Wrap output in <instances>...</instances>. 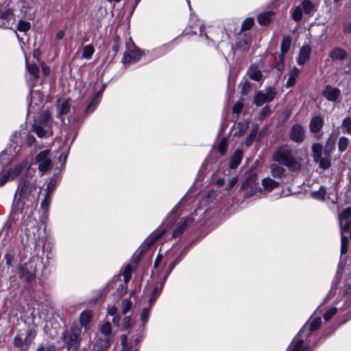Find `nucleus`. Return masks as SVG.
<instances>
[{
    "label": "nucleus",
    "instance_id": "obj_25",
    "mask_svg": "<svg viewBox=\"0 0 351 351\" xmlns=\"http://www.w3.org/2000/svg\"><path fill=\"white\" fill-rule=\"evenodd\" d=\"M271 170L272 176L274 178H280L285 172V169L278 165H273L271 166Z\"/></svg>",
    "mask_w": 351,
    "mask_h": 351
},
{
    "label": "nucleus",
    "instance_id": "obj_62",
    "mask_svg": "<svg viewBox=\"0 0 351 351\" xmlns=\"http://www.w3.org/2000/svg\"><path fill=\"white\" fill-rule=\"evenodd\" d=\"M54 187L55 183L53 181L51 180L47 184L46 194L50 195Z\"/></svg>",
    "mask_w": 351,
    "mask_h": 351
},
{
    "label": "nucleus",
    "instance_id": "obj_44",
    "mask_svg": "<svg viewBox=\"0 0 351 351\" xmlns=\"http://www.w3.org/2000/svg\"><path fill=\"white\" fill-rule=\"evenodd\" d=\"M322 324V320L320 318L317 317L313 320L310 325V330L314 331L318 329Z\"/></svg>",
    "mask_w": 351,
    "mask_h": 351
},
{
    "label": "nucleus",
    "instance_id": "obj_46",
    "mask_svg": "<svg viewBox=\"0 0 351 351\" xmlns=\"http://www.w3.org/2000/svg\"><path fill=\"white\" fill-rule=\"evenodd\" d=\"M276 95V91L274 88L271 87H269L267 93L265 94V96L266 97V99H267L268 102L271 101L274 97Z\"/></svg>",
    "mask_w": 351,
    "mask_h": 351
},
{
    "label": "nucleus",
    "instance_id": "obj_26",
    "mask_svg": "<svg viewBox=\"0 0 351 351\" xmlns=\"http://www.w3.org/2000/svg\"><path fill=\"white\" fill-rule=\"evenodd\" d=\"M335 139L332 137L328 138L324 149V156H330V153L335 145Z\"/></svg>",
    "mask_w": 351,
    "mask_h": 351
},
{
    "label": "nucleus",
    "instance_id": "obj_1",
    "mask_svg": "<svg viewBox=\"0 0 351 351\" xmlns=\"http://www.w3.org/2000/svg\"><path fill=\"white\" fill-rule=\"evenodd\" d=\"M17 194L18 201L21 203L23 207L34 208L36 206L40 191H37L34 180H23L19 184Z\"/></svg>",
    "mask_w": 351,
    "mask_h": 351
},
{
    "label": "nucleus",
    "instance_id": "obj_15",
    "mask_svg": "<svg viewBox=\"0 0 351 351\" xmlns=\"http://www.w3.org/2000/svg\"><path fill=\"white\" fill-rule=\"evenodd\" d=\"M245 181L243 182L241 189H244L248 186H252V184H254L256 180L257 175L256 173L250 170L249 171H247L245 173Z\"/></svg>",
    "mask_w": 351,
    "mask_h": 351
},
{
    "label": "nucleus",
    "instance_id": "obj_31",
    "mask_svg": "<svg viewBox=\"0 0 351 351\" xmlns=\"http://www.w3.org/2000/svg\"><path fill=\"white\" fill-rule=\"evenodd\" d=\"M351 217V208L348 207L344 209L339 216V223L341 224L343 221L350 220Z\"/></svg>",
    "mask_w": 351,
    "mask_h": 351
},
{
    "label": "nucleus",
    "instance_id": "obj_27",
    "mask_svg": "<svg viewBox=\"0 0 351 351\" xmlns=\"http://www.w3.org/2000/svg\"><path fill=\"white\" fill-rule=\"evenodd\" d=\"M298 74H299V70L296 67H294L293 69V70L291 71L290 75L289 77V79L287 80V87L293 86L295 84V77L298 76Z\"/></svg>",
    "mask_w": 351,
    "mask_h": 351
},
{
    "label": "nucleus",
    "instance_id": "obj_41",
    "mask_svg": "<svg viewBox=\"0 0 351 351\" xmlns=\"http://www.w3.org/2000/svg\"><path fill=\"white\" fill-rule=\"evenodd\" d=\"M132 270V269L131 265H128L125 267V270H124V271L123 273V275L124 276V281H125V283H128L129 282V280H130V278H131Z\"/></svg>",
    "mask_w": 351,
    "mask_h": 351
},
{
    "label": "nucleus",
    "instance_id": "obj_30",
    "mask_svg": "<svg viewBox=\"0 0 351 351\" xmlns=\"http://www.w3.org/2000/svg\"><path fill=\"white\" fill-rule=\"evenodd\" d=\"M326 194V191L324 187H320L317 191L311 192V197L317 199L324 200L325 199V195Z\"/></svg>",
    "mask_w": 351,
    "mask_h": 351
},
{
    "label": "nucleus",
    "instance_id": "obj_49",
    "mask_svg": "<svg viewBox=\"0 0 351 351\" xmlns=\"http://www.w3.org/2000/svg\"><path fill=\"white\" fill-rule=\"evenodd\" d=\"M251 88V84L248 81H245L241 87V94L243 95H246L248 94Z\"/></svg>",
    "mask_w": 351,
    "mask_h": 351
},
{
    "label": "nucleus",
    "instance_id": "obj_52",
    "mask_svg": "<svg viewBox=\"0 0 351 351\" xmlns=\"http://www.w3.org/2000/svg\"><path fill=\"white\" fill-rule=\"evenodd\" d=\"M257 134L254 133V131H250V134L247 136L245 140V145L247 146L251 145L252 142L254 141Z\"/></svg>",
    "mask_w": 351,
    "mask_h": 351
},
{
    "label": "nucleus",
    "instance_id": "obj_21",
    "mask_svg": "<svg viewBox=\"0 0 351 351\" xmlns=\"http://www.w3.org/2000/svg\"><path fill=\"white\" fill-rule=\"evenodd\" d=\"M110 346V342L109 339H99L97 340L96 343L95 345V349L97 351H101L107 349Z\"/></svg>",
    "mask_w": 351,
    "mask_h": 351
},
{
    "label": "nucleus",
    "instance_id": "obj_22",
    "mask_svg": "<svg viewBox=\"0 0 351 351\" xmlns=\"http://www.w3.org/2000/svg\"><path fill=\"white\" fill-rule=\"evenodd\" d=\"M249 123H250V121L249 120H245V121L243 122H238L237 125V128H238V131H237L234 136H241L244 134V133L246 132V130H247L248 127H249Z\"/></svg>",
    "mask_w": 351,
    "mask_h": 351
},
{
    "label": "nucleus",
    "instance_id": "obj_38",
    "mask_svg": "<svg viewBox=\"0 0 351 351\" xmlns=\"http://www.w3.org/2000/svg\"><path fill=\"white\" fill-rule=\"evenodd\" d=\"M94 52L93 45H86L83 49L82 58H88Z\"/></svg>",
    "mask_w": 351,
    "mask_h": 351
},
{
    "label": "nucleus",
    "instance_id": "obj_45",
    "mask_svg": "<svg viewBox=\"0 0 351 351\" xmlns=\"http://www.w3.org/2000/svg\"><path fill=\"white\" fill-rule=\"evenodd\" d=\"M337 313V308H331L328 310L324 315V319L325 321L330 320Z\"/></svg>",
    "mask_w": 351,
    "mask_h": 351
},
{
    "label": "nucleus",
    "instance_id": "obj_24",
    "mask_svg": "<svg viewBox=\"0 0 351 351\" xmlns=\"http://www.w3.org/2000/svg\"><path fill=\"white\" fill-rule=\"evenodd\" d=\"M330 156H324V157H320L319 160H317V162L319 163V166L321 169H328L331 164L330 160Z\"/></svg>",
    "mask_w": 351,
    "mask_h": 351
},
{
    "label": "nucleus",
    "instance_id": "obj_7",
    "mask_svg": "<svg viewBox=\"0 0 351 351\" xmlns=\"http://www.w3.org/2000/svg\"><path fill=\"white\" fill-rule=\"evenodd\" d=\"M324 126V119L320 116L313 117L310 121L309 130L315 134V138L319 140L322 135L318 134Z\"/></svg>",
    "mask_w": 351,
    "mask_h": 351
},
{
    "label": "nucleus",
    "instance_id": "obj_61",
    "mask_svg": "<svg viewBox=\"0 0 351 351\" xmlns=\"http://www.w3.org/2000/svg\"><path fill=\"white\" fill-rule=\"evenodd\" d=\"M100 94H101L100 91L97 92L95 94V97L92 99L90 103L87 106L86 110H88L91 106H93L97 103V101H96L97 98L100 96Z\"/></svg>",
    "mask_w": 351,
    "mask_h": 351
},
{
    "label": "nucleus",
    "instance_id": "obj_20",
    "mask_svg": "<svg viewBox=\"0 0 351 351\" xmlns=\"http://www.w3.org/2000/svg\"><path fill=\"white\" fill-rule=\"evenodd\" d=\"M247 74L249 77L254 80L259 81L262 77V73L260 70H258L256 66L252 65L248 71Z\"/></svg>",
    "mask_w": 351,
    "mask_h": 351
},
{
    "label": "nucleus",
    "instance_id": "obj_54",
    "mask_svg": "<svg viewBox=\"0 0 351 351\" xmlns=\"http://www.w3.org/2000/svg\"><path fill=\"white\" fill-rule=\"evenodd\" d=\"M243 104L242 102L239 101L236 103L232 108V112L235 114H239L243 109Z\"/></svg>",
    "mask_w": 351,
    "mask_h": 351
},
{
    "label": "nucleus",
    "instance_id": "obj_58",
    "mask_svg": "<svg viewBox=\"0 0 351 351\" xmlns=\"http://www.w3.org/2000/svg\"><path fill=\"white\" fill-rule=\"evenodd\" d=\"M237 181V177H234L232 180H230L227 186H226V190L230 191L236 184Z\"/></svg>",
    "mask_w": 351,
    "mask_h": 351
},
{
    "label": "nucleus",
    "instance_id": "obj_9",
    "mask_svg": "<svg viewBox=\"0 0 351 351\" xmlns=\"http://www.w3.org/2000/svg\"><path fill=\"white\" fill-rule=\"evenodd\" d=\"M305 138V130L302 125L294 124L290 131V138L298 143H302Z\"/></svg>",
    "mask_w": 351,
    "mask_h": 351
},
{
    "label": "nucleus",
    "instance_id": "obj_57",
    "mask_svg": "<svg viewBox=\"0 0 351 351\" xmlns=\"http://www.w3.org/2000/svg\"><path fill=\"white\" fill-rule=\"evenodd\" d=\"M341 228L343 231L348 232L350 226H351V221L350 220H346L345 221V223L343 224V222H341V224H340Z\"/></svg>",
    "mask_w": 351,
    "mask_h": 351
},
{
    "label": "nucleus",
    "instance_id": "obj_17",
    "mask_svg": "<svg viewBox=\"0 0 351 351\" xmlns=\"http://www.w3.org/2000/svg\"><path fill=\"white\" fill-rule=\"evenodd\" d=\"M312 152H313V158L315 162H317V160L320 157H322L323 147L319 143H315L312 145Z\"/></svg>",
    "mask_w": 351,
    "mask_h": 351
},
{
    "label": "nucleus",
    "instance_id": "obj_33",
    "mask_svg": "<svg viewBox=\"0 0 351 351\" xmlns=\"http://www.w3.org/2000/svg\"><path fill=\"white\" fill-rule=\"evenodd\" d=\"M27 69L34 79L38 77L39 69L36 64H27Z\"/></svg>",
    "mask_w": 351,
    "mask_h": 351
},
{
    "label": "nucleus",
    "instance_id": "obj_5",
    "mask_svg": "<svg viewBox=\"0 0 351 351\" xmlns=\"http://www.w3.org/2000/svg\"><path fill=\"white\" fill-rule=\"evenodd\" d=\"M27 165V160H24L19 163L16 164L14 166L11 167L9 169L3 173L0 180V186L4 185L8 180H12L16 178L21 170L24 169Z\"/></svg>",
    "mask_w": 351,
    "mask_h": 351
},
{
    "label": "nucleus",
    "instance_id": "obj_35",
    "mask_svg": "<svg viewBox=\"0 0 351 351\" xmlns=\"http://www.w3.org/2000/svg\"><path fill=\"white\" fill-rule=\"evenodd\" d=\"M31 25L29 22L20 20L18 23L17 29L22 32H26L30 29Z\"/></svg>",
    "mask_w": 351,
    "mask_h": 351
},
{
    "label": "nucleus",
    "instance_id": "obj_6",
    "mask_svg": "<svg viewBox=\"0 0 351 351\" xmlns=\"http://www.w3.org/2000/svg\"><path fill=\"white\" fill-rule=\"evenodd\" d=\"M50 151L43 150L38 153L36 157V161L38 164L39 171L44 173L51 167V160L50 158Z\"/></svg>",
    "mask_w": 351,
    "mask_h": 351
},
{
    "label": "nucleus",
    "instance_id": "obj_56",
    "mask_svg": "<svg viewBox=\"0 0 351 351\" xmlns=\"http://www.w3.org/2000/svg\"><path fill=\"white\" fill-rule=\"evenodd\" d=\"M149 317V308H145L143 310L141 315V318L143 324L146 323Z\"/></svg>",
    "mask_w": 351,
    "mask_h": 351
},
{
    "label": "nucleus",
    "instance_id": "obj_63",
    "mask_svg": "<svg viewBox=\"0 0 351 351\" xmlns=\"http://www.w3.org/2000/svg\"><path fill=\"white\" fill-rule=\"evenodd\" d=\"M35 141H36V139L33 135H32V134L27 135V143L29 146H32L34 143Z\"/></svg>",
    "mask_w": 351,
    "mask_h": 351
},
{
    "label": "nucleus",
    "instance_id": "obj_43",
    "mask_svg": "<svg viewBox=\"0 0 351 351\" xmlns=\"http://www.w3.org/2000/svg\"><path fill=\"white\" fill-rule=\"evenodd\" d=\"M122 306H123V308H122V313L123 314H126L129 310L130 309L131 306H132V302L128 299H124L123 301H122Z\"/></svg>",
    "mask_w": 351,
    "mask_h": 351
},
{
    "label": "nucleus",
    "instance_id": "obj_23",
    "mask_svg": "<svg viewBox=\"0 0 351 351\" xmlns=\"http://www.w3.org/2000/svg\"><path fill=\"white\" fill-rule=\"evenodd\" d=\"M262 184L265 189L267 191H271L279 185L278 182L269 178L263 179Z\"/></svg>",
    "mask_w": 351,
    "mask_h": 351
},
{
    "label": "nucleus",
    "instance_id": "obj_12",
    "mask_svg": "<svg viewBox=\"0 0 351 351\" xmlns=\"http://www.w3.org/2000/svg\"><path fill=\"white\" fill-rule=\"evenodd\" d=\"M66 110V99L59 98L56 101V117L60 119L62 122L64 120V113Z\"/></svg>",
    "mask_w": 351,
    "mask_h": 351
},
{
    "label": "nucleus",
    "instance_id": "obj_42",
    "mask_svg": "<svg viewBox=\"0 0 351 351\" xmlns=\"http://www.w3.org/2000/svg\"><path fill=\"white\" fill-rule=\"evenodd\" d=\"M348 245V237L342 235L341 236V252L342 254H344L347 252Z\"/></svg>",
    "mask_w": 351,
    "mask_h": 351
},
{
    "label": "nucleus",
    "instance_id": "obj_50",
    "mask_svg": "<svg viewBox=\"0 0 351 351\" xmlns=\"http://www.w3.org/2000/svg\"><path fill=\"white\" fill-rule=\"evenodd\" d=\"M50 195L45 194V199L41 202V208L43 210L47 211L49 208Z\"/></svg>",
    "mask_w": 351,
    "mask_h": 351
},
{
    "label": "nucleus",
    "instance_id": "obj_16",
    "mask_svg": "<svg viewBox=\"0 0 351 351\" xmlns=\"http://www.w3.org/2000/svg\"><path fill=\"white\" fill-rule=\"evenodd\" d=\"M243 156V151L241 149H237L230 158V168L232 169H236L239 165Z\"/></svg>",
    "mask_w": 351,
    "mask_h": 351
},
{
    "label": "nucleus",
    "instance_id": "obj_10",
    "mask_svg": "<svg viewBox=\"0 0 351 351\" xmlns=\"http://www.w3.org/2000/svg\"><path fill=\"white\" fill-rule=\"evenodd\" d=\"M14 21V13L12 10L8 9L0 14V27L10 28Z\"/></svg>",
    "mask_w": 351,
    "mask_h": 351
},
{
    "label": "nucleus",
    "instance_id": "obj_36",
    "mask_svg": "<svg viewBox=\"0 0 351 351\" xmlns=\"http://www.w3.org/2000/svg\"><path fill=\"white\" fill-rule=\"evenodd\" d=\"M21 276L27 281H30L34 278V274L31 271H29L26 267H22L21 269Z\"/></svg>",
    "mask_w": 351,
    "mask_h": 351
},
{
    "label": "nucleus",
    "instance_id": "obj_60",
    "mask_svg": "<svg viewBox=\"0 0 351 351\" xmlns=\"http://www.w3.org/2000/svg\"><path fill=\"white\" fill-rule=\"evenodd\" d=\"M158 294V287H156L152 293V296L149 300V303L152 304L156 298L157 295Z\"/></svg>",
    "mask_w": 351,
    "mask_h": 351
},
{
    "label": "nucleus",
    "instance_id": "obj_3",
    "mask_svg": "<svg viewBox=\"0 0 351 351\" xmlns=\"http://www.w3.org/2000/svg\"><path fill=\"white\" fill-rule=\"evenodd\" d=\"M297 152L287 145L280 147L274 154L273 160L286 166L291 171L301 169V162L295 158Z\"/></svg>",
    "mask_w": 351,
    "mask_h": 351
},
{
    "label": "nucleus",
    "instance_id": "obj_19",
    "mask_svg": "<svg viewBox=\"0 0 351 351\" xmlns=\"http://www.w3.org/2000/svg\"><path fill=\"white\" fill-rule=\"evenodd\" d=\"M192 221L191 219H186L183 221V222L180 224L173 232V237L176 238L180 236L185 230L186 227L188 226L189 222Z\"/></svg>",
    "mask_w": 351,
    "mask_h": 351
},
{
    "label": "nucleus",
    "instance_id": "obj_11",
    "mask_svg": "<svg viewBox=\"0 0 351 351\" xmlns=\"http://www.w3.org/2000/svg\"><path fill=\"white\" fill-rule=\"evenodd\" d=\"M322 95L328 100L335 101L339 98L340 95V90L337 88H332L330 86H327L325 90L322 92Z\"/></svg>",
    "mask_w": 351,
    "mask_h": 351
},
{
    "label": "nucleus",
    "instance_id": "obj_2",
    "mask_svg": "<svg viewBox=\"0 0 351 351\" xmlns=\"http://www.w3.org/2000/svg\"><path fill=\"white\" fill-rule=\"evenodd\" d=\"M92 319V313L89 311H83L80 317V322H75L71 327V335L67 342V351H77L81 341L80 335L82 327L86 329L87 325Z\"/></svg>",
    "mask_w": 351,
    "mask_h": 351
},
{
    "label": "nucleus",
    "instance_id": "obj_13",
    "mask_svg": "<svg viewBox=\"0 0 351 351\" xmlns=\"http://www.w3.org/2000/svg\"><path fill=\"white\" fill-rule=\"evenodd\" d=\"M311 49L309 45H303L300 51L298 63L300 65L304 64L309 58Z\"/></svg>",
    "mask_w": 351,
    "mask_h": 351
},
{
    "label": "nucleus",
    "instance_id": "obj_37",
    "mask_svg": "<svg viewBox=\"0 0 351 351\" xmlns=\"http://www.w3.org/2000/svg\"><path fill=\"white\" fill-rule=\"evenodd\" d=\"M292 17L296 21H298L302 19V10L300 6H297L293 9L292 12Z\"/></svg>",
    "mask_w": 351,
    "mask_h": 351
},
{
    "label": "nucleus",
    "instance_id": "obj_34",
    "mask_svg": "<svg viewBox=\"0 0 351 351\" xmlns=\"http://www.w3.org/2000/svg\"><path fill=\"white\" fill-rule=\"evenodd\" d=\"M254 25V19L251 17L245 19L241 25V30L246 31L250 29Z\"/></svg>",
    "mask_w": 351,
    "mask_h": 351
},
{
    "label": "nucleus",
    "instance_id": "obj_53",
    "mask_svg": "<svg viewBox=\"0 0 351 351\" xmlns=\"http://www.w3.org/2000/svg\"><path fill=\"white\" fill-rule=\"evenodd\" d=\"M270 113V108L268 106H265L259 113L260 119H265Z\"/></svg>",
    "mask_w": 351,
    "mask_h": 351
},
{
    "label": "nucleus",
    "instance_id": "obj_47",
    "mask_svg": "<svg viewBox=\"0 0 351 351\" xmlns=\"http://www.w3.org/2000/svg\"><path fill=\"white\" fill-rule=\"evenodd\" d=\"M342 127H343L348 134H351V118H346L342 123Z\"/></svg>",
    "mask_w": 351,
    "mask_h": 351
},
{
    "label": "nucleus",
    "instance_id": "obj_28",
    "mask_svg": "<svg viewBox=\"0 0 351 351\" xmlns=\"http://www.w3.org/2000/svg\"><path fill=\"white\" fill-rule=\"evenodd\" d=\"M265 102H268V101L266 99V97L265 96V93H262L261 91H258L256 93V97L254 98V103L257 106H262Z\"/></svg>",
    "mask_w": 351,
    "mask_h": 351
},
{
    "label": "nucleus",
    "instance_id": "obj_8",
    "mask_svg": "<svg viewBox=\"0 0 351 351\" xmlns=\"http://www.w3.org/2000/svg\"><path fill=\"white\" fill-rule=\"evenodd\" d=\"M141 54V50L136 45H127V49L124 53V62L130 63L133 60H138Z\"/></svg>",
    "mask_w": 351,
    "mask_h": 351
},
{
    "label": "nucleus",
    "instance_id": "obj_18",
    "mask_svg": "<svg viewBox=\"0 0 351 351\" xmlns=\"http://www.w3.org/2000/svg\"><path fill=\"white\" fill-rule=\"evenodd\" d=\"M273 15H274V13L271 11L261 14L258 16V21L259 24L261 25H268L271 22V17L273 16Z\"/></svg>",
    "mask_w": 351,
    "mask_h": 351
},
{
    "label": "nucleus",
    "instance_id": "obj_64",
    "mask_svg": "<svg viewBox=\"0 0 351 351\" xmlns=\"http://www.w3.org/2000/svg\"><path fill=\"white\" fill-rule=\"evenodd\" d=\"M343 31L347 33L351 32V21L345 23L343 27Z\"/></svg>",
    "mask_w": 351,
    "mask_h": 351
},
{
    "label": "nucleus",
    "instance_id": "obj_4",
    "mask_svg": "<svg viewBox=\"0 0 351 351\" xmlns=\"http://www.w3.org/2000/svg\"><path fill=\"white\" fill-rule=\"evenodd\" d=\"M36 336V332L34 329H28L24 339L20 334L14 338V346L20 348V351H27Z\"/></svg>",
    "mask_w": 351,
    "mask_h": 351
},
{
    "label": "nucleus",
    "instance_id": "obj_32",
    "mask_svg": "<svg viewBox=\"0 0 351 351\" xmlns=\"http://www.w3.org/2000/svg\"><path fill=\"white\" fill-rule=\"evenodd\" d=\"M349 144V140L348 138L341 136L338 142V148L340 152H344L346 150Z\"/></svg>",
    "mask_w": 351,
    "mask_h": 351
},
{
    "label": "nucleus",
    "instance_id": "obj_29",
    "mask_svg": "<svg viewBox=\"0 0 351 351\" xmlns=\"http://www.w3.org/2000/svg\"><path fill=\"white\" fill-rule=\"evenodd\" d=\"M33 131L40 138L46 137L49 135L47 130H45L43 127L37 124L33 126Z\"/></svg>",
    "mask_w": 351,
    "mask_h": 351
},
{
    "label": "nucleus",
    "instance_id": "obj_48",
    "mask_svg": "<svg viewBox=\"0 0 351 351\" xmlns=\"http://www.w3.org/2000/svg\"><path fill=\"white\" fill-rule=\"evenodd\" d=\"M227 148L226 138H223L219 144V152L221 154L223 155L226 153Z\"/></svg>",
    "mask_w": 351,
    "mask_h": 351
},
{
    "label": "nucleus",
    "instance_id": "obj_40",
    "mask_svg": "<svg viewBox=\"0 0 351 351\" xmlns=\"http://www.w3.org/2000/svg\"><path fill=\"white\" fill-rule=\"evenodd\" d=\"M302 8L305 13H310L314 8L313 3L308 0H304L302 2Z\"/></svg>",
    "mask_w": 351,
    "mask_h": 351
},
{
    "label": "nucleus",
    "instance_id": "obj_14",
    "mask_svg": "<svg viewBox=\"0 0 351 351\" xmlns=\"http://www.w3.org/2000/svg\"><path fill=\"white\" fill-rule=\"evenodd\" d=\"M347 53L346 51L339 47H336L333 49L330 53V57L333 60H343L346 58Z\"/></svg>",
    "mask_w": 351,
    "mask_h": 351
},
{
    "label": "nucleus",
    "instance_id": "obj_55",
    "mask_svg": "<svg viewBox=\"0 0 351 351\" xmlns=\"http://www.w3.org/2000/svg\"><path fill=\"white\" fill-rule=\"evenodd\" d=\"M304 341L302 339L298 340L294 345L292 351H301L302 349H306L303 348Z\"/></svg>",
    "mask_w": 351,
    "mask_h": 351
},
{
    "label": "nucleus",
    "instance_id": "obj_59",
    "mask_svg": "<svg viewBox=\"0 0 351 351\" xmlns=\"http://www.w3.org/2000/svg\"><path fill=\"white\" fill-rule=\"evenodd\" d=\"M289 46L290 45H281V53L280 55V57L281 59H284L285 55L288 52L289 50Z\"/></svg>",
    "mask_w": 351,
    "mask_h": 351
},
{
    "label": "nucleus",
    "instance_id": "obj_51",
    "mask_svg": "<svg viewBox=\"0 0 351 351\" xmlns=\"http://www.w3.org/2000/svg\"><path fill=\"white\" fill-rule=\"evenodd\" d=\"M132 325V321L130 316H126L123 319V327L127 330Z\"/></svg>",
    "mask_w": 351,
    "mask_h": 351
},
{
    "label": "nucleus",
    "instance_id": "obj_39",
    "mask_svg": "<svg viewBox=\"0 0 351 351\" xmlns=\"http://www.w3.org/2000/svg\"><path fill=\"white\" fill-rule=\"evenodd\" d=\"M100 331L105 335L106 336H108L111 334L112 328L111 324L110 322H105L101 327Z\"/></svg>",
    "mask_w": 351,
    "mask_h": 351
}]
</instances>
